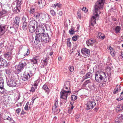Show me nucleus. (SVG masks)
<instances>
[{"instance_id": "nucleus-1", "label": "nucleus", "mask_w": 123, "mask_h": 123, "mask_svg": "<svg viewBox=\"0 0 123 123\" xmlns=\"http://www.w3.org/2000/svg\"><path fill=\"white\" fill-rule=\"evenodd\" d=\"M105 2V0H98L96 3L93 16L90 22L91 25L92 26H94V25L96 23V19H98L99 18L98 14L101 13L100 9L103 8V5Z\"/></svg>"}, {"instance_id": "nucleus-2", "label": "nucleus", "mask_w": 123, "mask_h": 123, "mask_svg": "<svg viewBox=\"0 0 123 123\" xmlns=\"http://www.w3.org/2000/svg\"><path fill=\"white\" fill-rule=\"evenodd\" d=\"M95 79L96 81L102 84L107 80V76L105 73L102 72H97L95 74Z\"/></svg>"}, {"instance_id": "nucleus-3", "label": "nucleus", "mask_w": 123, "mask_h": 123, "mask_svg": "<svg viewBox=\"0 0 123 123\" xmlns=\"http://www.w3.org/2000/svg\"><path fill=\"white\" fill-rule=\"evenodd\" d=\"M28 62L26 60H23L19 63L17 68L16 67V71L17 74L19 73L23 70L24 67L27 65Z\"/></svg>"}, {"instance_id": "nucleus-4", "label": "nucleus", "mask_w": 123, "mask_h": 123, "mask_svg": "<svg viewBox=\"0 0 123 123\" xmlns=\"http://www.w3.org/2000/svg\"><path fill=\"white\" fill-rule=\"evenodd\" d=\"M37 22L35 20H32L29 22L28 27L29 31L30 32L33 33L34 32L35 26H37Z\"/></svg>"}, {"instance_id": "nucleus-5", "label": "nucleus", "mask_w": 123, "mask_h": 123, "mask_svg": "<svg viewBox=\"0 0 123 123\" xmlns=\"http://www.w3.org/2000/svg\"><path fill=\"white\" fill-rule=\"evenodd\" d=\"M71 93V91H65L64 89H62L60 92V98L62 99L66 100L68 96Z\"/></svg>"}, {"instance_id": "nucleus-6", "label": "nucleus", "mask_w": 123, "mask_h": 123, "mask_svg": "<svg viewBox=\"0 0 123 123\" xmlns=\"http://www.w3.org/2000/svg\"><path fill=\"white\" fill-rule=\"evenodd\" d=\"M87 105L86 109L89 110L92 109L96 105V103L94 100L91 99L88 102Z\"/></svg>"}, {"instance_id": "nucleus-7", "label": "nucleus", "mask_w": 123, "mask_h": 123, "mask_svg": "<svg viewBox=\"0 0 123 123\" xmlns=\"http://www.w3.org/2000/svg\"><path fill=\"white\" fill-rule=\"evenodd\" d=\"M13 22L12 24L13 27L18 28L19 26L20 22V18L19 17L16 16L13 18Z\"/></svg>"}, {"instance_id": "nucleus-8", "label": "nucleus", "mask_w": 123, "mask_h": 123, "mask_svg": "<svg viewBox=\"0 0 123 123\" xmlns=\"http://www.w3.org/2000/svg\"><path fill=\"white\" fill-rule=\"evenodd\" d=\"M7 85L10 87H14L16 86L17 83L13 79L11 78L6 81Z\"/></svg>"}, {"instance_id": "nucleus-9", "label": "nucleus", "mask_w": 123, "mask_h": 123, "mask_svg": "<svg viewBox=\"0 0 123 123\" xmlns=\"http://www.w3.org/2000/svg\"><path fill=\"white\" fill-rule=\"evenodd\" d=\"M44 27L43 28L40 27L39 28L37 27L35 29L34 32L36 34H39L43 36V34H45L44 33Z\"/></svg>"}, {"instance_id": "nucleus-10", "label": "nucleus", "mask_w": 123, "mask_h": 123, "mask_svg": "<svg viewBox=\"0 0 123 123\" xmlns=\"http://www.w3.org/2000/svg\"><path fill=\"white\" fill-rule=\"evenodd\" d=\"M7 64V62L5 60L0 56V68H2L6 67Z\"/></svg>"}, {"instance_id": "nucleus-11", "label": "nucleus", "mask_w": 123, "mask_h": 123, "mask_svg": "<svg viewBox=\"0 0 123 123\" xmlns=\"http://www.w3.org/2000/svg\"><path fill=\"white\" fill-rule=\"evenodd\" d=\"M43 36L39 34H36L35 37V41H34L36 44H37L40 42H43Z\"/></svg>"}, {"instance_id": "nucleus-12", "label": "nucleus", "mask_w": 123, "mask_h": 123, "mask_svg": "<svg viewBox=\"0 0 123 123\" xmlns=\"http://www.w3.org/2000/svg\"><path fill=\"white\" fill-rule=\"evenodd\" d=\"M25 16L22 18V28L24 31L26 30L28 28V25Z\"/></svg>"}, {"instance_id": "nucleus-13", "label": "nucleus", "mask_w": 123, "mask_h": 123, "mask_svg": "<svg viewBox=\"0 0 123 123\" xmlns=\"http://www.w3.org/2000/svg\"><path fill=\"white\" fill-rule=\"evenodd\" d=\"M43 42H44L45 43L49 42L50 41V39L49 37V36L47 34L46 35L43 34Z\"/></svg>"}, {"instance_id": "nucleus-14", "label": "nucleus", "mask_w": 123, "mask_h": 123, "mask_svg": "<svg viewBox=\"0 0 123 123\" xmlns=\"http://www.w3.org/2000/svg\"><path fill=\"white\" fill-rule=\"evenodd\" d=\"M96 42V41L94 39H91L87 40L86 41V43L88 46H92Z\"/></svg>"}, {"instance_id": "nucleus-15", "label": "nucleus", "mask_w": 123, "mask_h": 123, "mask_svg": "<svg viewBox=\"0 0 123 123\" xmlns=\"http://www.w3.org/2000/svg\"><path fill=\"white\" fill-rule=\"evenodd\" d=\"M82 53L88 56L90 55L89 50L86 48H83L81 50Z\"/></svg>"}, {"instance_id": "nucleus-16", "label": "nucleus", "mask_w": 123, "mask_h": 123, "mask_svg": "<svg viewBox=\"0 0 123 123\" xmlns=\"http://www.w3.org/2000/svg\"><path fill=\"white\" fill-rule=\"evenodd\" d=\"M39 56H36L31 60V63L34 64L37 63L38 61H39Z\"/></svg>"}, {"instance_id": "nucleus-17", "label": "nucleus", "mask_w": 123, "mask_h": 123, "mask_svg": "<svg viewBox=\"0 0 123 123\" xmlns=\"http://www.w3.org/2000/svg\"><path fill=\"white\" fill-rule=\"evenodd\" d=\"M45 2L44 0H40L38 2V6L40 8H42L45 5Z\"/></svg>"}, {"instance_id": "nucleus-18", "label": "nucleus", "mask_w": 123, "mask_h": 123, "mask_svg": "<svg viewBox=\"0 0 123 123\" xmlns=\"http://www.w3.org/2000/svg\"><path fill=\"white\" fill-rule=\"evenodd\" d=\"M55 103L53 107L52 108L53 112L54 113H55V112L56 110H55V109H56V108L58 107L57 99L56 98L55 99Z\"/></svg>"}, {"instance_id": "nucleus-19", "label": "nucleus", "mask_w": 123, "mask_h": 123, "mask_svg": "<svg viewBox=\"0 0 123 123\" xmlns=\"http://www.w3.org/2000/svg\"><path fill=\"white\" fill-rule=\"evenodd\" d=\"M70 87V84L69 81H66L64 84V88L66 89H69Z\"/></svg>"}, {"instance_id": "nucleus-20", "label": "nucleus", "mask_w": 123, "mask_h": 123, "mask_svg": "<svg viewBox=\"0 0 123 123\" xmlns=\"http://www.w3.org/2000/svg\"><path fill=\"white\" fill-rule=\"evenodd\" d=\"M92 76V74L91 72H88L86 75L83 77L82 78L84 80L89 78H90Z\"/></svg>"}, {"instance_id": "nucleus-21", "label": "nucleus", "mask_w": 123, "mask_h": 123, "mask_svg": "<svg viewBox=\"0 0 123 123\" xmlns=\"http://www.w3.org/2000/svg\"><path fill=\"white\" fill-rule=\"evenodd\" d=\"M123 110V104H119L118 105L116 108L117 112H120Z\"/></svg>"}, {"instance_id": "nucleus-22", "label": "nucleus", "mask_w": 123, "mask_h": 123, "mask_svg": "<svg viewBox=\"0 0 123 123\" xmlns=\"http://www.w3.org/2000/svg\"><path fill=\"white\" fill-rule=\"evenodd\" d=\"M4 57L6 58L8 60H10L12 58L11 54L10 52H7L5 54Z\"/></svg>"}, {"instance_id": "nucleus-23", "label": "nucleus", "mask_w": 123, "mask_h": 123, "mask_svg": "<svg viewBox=\"0 0 123 123\" xmlns=\"http://www.w3.org/2000/svg\"><path fill=\"white\" fill-rule=\"evenodd\" d=\"M21 6L16 5V6L14 9V12H16V13H18L19 12H20V10L21 9Z\"/></svg>"}, {"instance_id": "nucleus-24", "label": "nucleus", "mask_w": 123, "mask_h": 123, "mask_svg": "<svg viewBox=\"0 0 123 123\" xmlns=\"http://www.w3.org/2000/svg\"><path fill=\"white\" fill-rule=\"evenodd\" d=\"M6 92V90L4 88V86H0V93L5 94Z\"/></svg>"}, {"instance_id": "nucleus-25", "label": "nucleus", "mask_w": 123, "mask_h": 123, "mask_svg": "<svg viewBox=\"0 0 123 123\" xmlns=\"http://www.w3.org/2000/svg\"><path fill=\"white\" fill-rule=\"evenodd\" d=\"M31 77L29 73H26L25 74L23 78V80L24 81L28 80Z\"/></svg>"}, {"instance_id": "nucleus-26", "label": "nucleus", "mask_w": 123, "mask_h": 123, "mask_svg": "<svg viewBox=\"0 0 123 123\" xmlns=\"http://www.w3.org/2000/svg\"><path fill=\"white\" fill-rule=\"evenodd\" d=\"M105 37V36L101 32H99L98 34V39L103 40Z\"/></svg>"}, {"instance_id": "nucleus-27", "label": "nucleus", "mask_w": 123, "mask_h": 123, "mask_svg": "<svg viewBox=\"0 0 123 123\" xmlns=\"http://www.w3.org/2000/svg\"><path fill=\"white\" fill-rule=\"evenodd\" d=\"M36 10V6H32L31 7L30 10V12L31 14H33L36 12L35 11Z\"/></svg>"}, {"instance_id": "nucleus-28", "label": "nucleus", "mask_w": 123, "mask_h": 123, "mask_svg": "<svg viewBox=\"0 0 123 123\" xmlns=\"http://www.w3.org/2000/svg\"><path fill=\"white\" fill-rule=\"evenodd\" d=\"M42 88L45 90L46 92H47V93H49V90L46 85L45 84L43 86Z\"/></svg>"}, {"instance_id": "nucleus-29", "label": "nucleus", "mask_w": 123, "mask_h": 123, "mask_svg": "<svg viewBox=\"0 0 123 123\" xmlns=\"http://www.w3.org/2000/svg\"><path fill=\"white\" fill-rule=\"evenodd\" d=\"M121 30V27L120 26H117L115 28V31L117 33H120Z\"/></svg>"}, {"instance_id": "nucleus-30", "label": "nucleus", "mask_w": 123, "mask_h": 123, "mask_svg": "<svg viewBox=\"0 0 123 123\" xmlns=\"http://www.w3.org/2000/svg\"><path fill=\"white\" fill-rule=\"evenodd\" d=\"M40 13L38 12H35L34 14V16L36 19H39L40 17Z\"/></svg>"}, {"instance_id": "nucleus-31", "label": "nucleus", "mask_w": 123, "mask_h": 123, "mask_svg": "<svg viewBox=\"0 0 123 123\" xmlns=\"http://www.w3.org/2000/svg\"><path fill=\"white\" fill-rule=\"evenodd\" d=\"M7 12L5 10L2 9L0 11V18L2 17V16L6 14Z\"/></svg>"}, {"instance_id": "nucleus-32", "label": "nucleus", "mask_w": 123, "mask_h": 123, "mask_svg": "<svg viewBox=\"0 0 123 123\" xmlns=\"http://www.w3.org/2000/svg\"><path fill=\"white\" fill-rule=\"evenodd\" d=\"M122 120V119L120 118V117L118 115V117L116 120L115 123H121Z\"/></svg>"}, {"instance_id": "nucleus-33", "label": "nucleus", "mask_w": 123, "mask_h": 123, "mask_svg": "<svg viewBox=\"0 0 123 123\" xmlns=\"http://www.w3.org/2000/svg\"><path fill=\"white\" fill-rule=\"evenodd\" d=\"M48 59L47 58L45 59L42 60L41 61V62L43 64V66H46L48 64Z\"/></svg>"}, {"instance_id": "nucleus-34", "label": "nucleus", "mask_w": 123, "mask_h": 123, "mask_svg": "<svg viewBox=\"0 0 123 123\" xmlns=\"http://www.w3.org/2000/svg\"><path fill=\"white\" fill-rule=\"evenodd\" d=\"M106 70L107 71H108V72H107V74L108 76L110 77L111 75V68L110 67H108L107 68Z\"/></svg>"}, {"instance_id": "nucleus-35", "label": "nucleus", "mask_w": 123, "mask_h": 123, "mask_svg": "<svg viewBox=\"0 0 123 123\" xmlns=\"http://www.w3.org/2000/svg\"><path fill=\"white\" fill-rule=\"evenodd\" d=\"M46 14L43 13H40V17L42 19H44L46 18Z\"/></svg>"}, {"instance_id": "nucleus-36", "label": "nucleus", "mask_w": 123, "mask_h": 123, "mask_svg": "<svg viewBox=\"0 0 123 123\" xmlns=\"http://www.w3.org/2000/svg\"><path fill=\"white\" fill-rule=\"evenodd\" d=\"M23 0H16L17 5L21 6L22 2Z\"/></svg>"}, {"instance_id": "nucleus-37", "label": "nucleus", "mask_w": 123, "mask_h": 123, "mask_svg": "<svg viewBox=\"0 0 123 123\" xmlns=\"http://www.w3.org/2000/svg\"><path fill=\"white\" fill-rule=\"evenodd\" d=\"M70 39L69 38L68 39L67 41V46L69 47H70L71 45V43L70 41Z\"/></svg>"}, {"instance_id": "nucleus-38", "label": "nucleus", "mask_w": 123, "mask_h": 123, "mask_svg": "<svg viewBox=\"0 0 123 123\" xmlns=\"http://www.w3.org/2000/svg\"><path fill=\"white\" fill-rule=\"evenodd\" d=\"M4 81L2 77H0V86H3Z\"/></svg>"}, {"instance_id": "nucleus-39", "label": "nucleus", "mask_w": 123, "mask_h": 123, "mask_svg": "<svg viewBox=\"0 0 123 123\" xmlns=\"http://www.w3.org/2000/svg\"><path fill=\"white\" fill-rule=\"evenodd\" d=\"M90 82V81L89 80H86L83 84V86H84L87 87V85L88 84H89Z\"/></svg>"}, {"instance_id": "nucleus-40", "label": "nucleus", "mask_w": 123, "mask_h": 123, "mask_svg": "<svg viewBox=\"0 0 123 123\" xmlns=\"http://www.w3.org/2000/svg\"><path fill=\"white\" fill-rule=\"evenodd\" d=\"M71 98L73 100H75L77 99V97L74 95H72L71 96Z\"/></svg>"}, {"instance_id": "nucleus-41", "label": "nucleus", "mask_w": 123, "mask_h": 123, "mask_svg": "<svg viewBox=\"0 0 123 123\" xmlns=\"http://www.w3.org/2000/svg\"><path fill=\"white\" fill-rule=\"evenodd\" d=\"M75 31L73 29H71L69 31V32L70 34H73L74 33Z\"/></svg>"}, {"instance_id": "nucleus-42", "label": "nucleus", "mask_w": 123, "mask_h": 123, "mask_svg": "<svg viewBox=\"0 0 123 123\" xmlns=\"http://www.w3.org/2000/svg\"><path fill=\"white\" fill-rule=\"evenodd\" d=\"M69 71L71 72H73L74 70V68L72 66H70L69 67Z\"/></svg>"}, {"instance_id": "nucleus-43", "label": "nucleus", "mask_w": 123, "mask_h": 123, "mask_svg": "<svg viewBox=\"0 0 123 123\" xmlns=\"http://www.w3.org/2000/svg\"><path fill=\"white\" fill-rule=\"evenodd\" d=\"M114 52L115 51L114 49L110 51V53L111 55L113 56H114L115 55Z\"/></svg>"}, {"instance_id": "nucleus-44", "label": "nucleus", "mask_w": 123, "mask_h": 123, "mask_svg": "<svg viewBox=\"0 0 123 123\" xmlns=\"http://www.w3.org/2000/svg\"><path fill=\"white\" fill-rule=\"evenodd\" d=\"M72 39L74 41H76L77 39V37L76 36H73L72 37Z\"/></svg>"}, {"instance_id": "nucleus-45", "label": "nucleus", "mask_w": 123, "mask_h": 123, "mask_svg": "<svg viewBox=\"0 0 123 123\" xmlns=\"http://www.w3.org/2000/svg\"><path fill=\"white\" fill-rule=\"evenodd\" d=\"M28 102H27L26 104L25 107H24V109L26 111L28 110Z\"/></svg>"}, {"instance_id": "nucleus-46", "label": "nucleus", "mask_w": 123, "mask_h": 123, "mask_svg": "<svg viewBox=\"0 0 123 123\" xmlns=\"http://www.w3.org/2000/svg\"><path fill=\"white\" fill-rule=\"evenodd\" d=\"M38 83V80H37L36 81L34 82V86H35L37 87V86Z\"/></svg>"}, {"instance_id": "nucleus-47", "label": "nucleus", "mask_w": 123, "mask_h": 123, "mask_svg": "<svg viewBox=\"0 0 123 123\" xmlns=\"http://www.w3.org/2000/svg\"><path fill=\"white\" fill-rule=\"evenodd\" d=\"M51 14L53 16H54L55 14V12L53 10H51L50 11Z\"/></svg>"}, {"instance_id": "nucleus-48", "label": "nucleus", "mask_w": 123, "mask_h": 123, "mask_svg": "<svg viewBox=\"0 0 123 123\" xmlns=\"http://www.w3.org/2000/svg\"><path fill=\"white\" fill-rule=\"evenodd\" d=\"M57 6L58 7L60 8L62 7V5L60 3H56Z\"/></svg>"}, {"instance_id": "nucleus-49", "label": "nucleus", "mask_w": 123, "mask_h": 123, "mask_svg": "<svg viewBox=\"0 0 123 123\" xmlns=\"http://www.w3.org/2000/svg\"><path fill=\"white\" fill-rule=\"evenodd\" d=\"M121 86L119 85H117L116 87V89H118L119 91H120L121 90Z\"/></svg>"}, {"instance_id": "nucleus-50", "label": "nucleus", "mask_w": 123, "mask_h": 123, "mask_svg": "<svg viewBox=\"0 0 123 123\" xmlns=\"http://www.w3.org/2000/svg\"><path fill=\"white\" fill-rule=\"evenodd\" d=\"M21 111L20 108H18L16 110V113L18 114Z\"/></svg>"}, {"instance_id": "nucleus-51", "label": "nucleus", "mask_w": 123, "mask_h": 123, "mask_svg": "<svg viewBox=\"0 0 123 123\" xmlns=\"http://www.w3.org/2000/svg\"><path fill=\"white\" fill-rule=\"evenodd\" d=\"M30 53V50L29 49H27V51L26 53L24 55L25 56H27Z\"/></svg>"}, {"instance_id": "nucleus-52", "label": "nucleus", "mask_w": 123, "mask_h": 123, "mask_svg": "<svg viewBox=\"0 0 123 123\" xmlns=\"http://www.w3.org/2000/svg\"><path fill=\"white\" fill-rule=\"evenodd\" d=\"M120 91L118 90V89H116V88H115L114 91L113 93L114 94H115L118 92H119Z\"/></svg>"}, {"instance_id": "nucleus-53", "label": "nucleus", "mask_w": 123, "mask_h": 123, "mask_svg": "<svg viewBox=\"0 0 123 123\" xmlns=\"http://www.w3.org/2000/svg\"><path fill=\"white\" fill-rule=\"evenodd\" d=\"M27 73H29V75H30L31 77L32 76V71H29Z\"/></svg>"}, {"instance_id": "nucleus-54", "label": "nucleus", "mask_w": 123, "mask_h": 123, "mask_svg": "<svg viewBox=\"0 0 123 123\" xmlns=\"http://www.w3.org/2000/svg\"><path fill=\"white\" fill-rule=\"evenodd\" d=\"M82 10L83 11H84L85 12H86L87 11V10L86 9V7H83L82 9Z\"/></svg>"}, {"instance_id": "nucleus-55", "label": "nucleus", "mask_w": 123, "mask_h": 123, "mask_svg": "<svg viewBox=\"0 0 123 123\" xmlns=\"http://www.w3.org/2000/svg\"><path fill=\"white\" fill-rule=\"evenodd\" d=\"M35 90V89L33 87H32L31 89L30 90V91L31 92H34Z\"/></svg>"}, {"instance_id": "nucleus-56", "label": "nucleus", "mask_w": 123, "mask_h": 123, "mask_svg": "<svg viewBox=\"0 0 123 123\" xmlns=\"http://www.w3.org/2000/svg\"><path fill=\"white\" fill-rule=\"evenodd\" d=\"M4 45L2 43H0V48H1L3 47Z\"/></svg>"}, {"instance_id": "nucleus-57", "label": "nucleus", "mask_w": 123, "mask_h": 123, "mask_svg": "<svg viewBox=\"0 0 123 123\" xmlns=\"http://www.w3.org/2000/svg\"><path fill=\"white\" fill-rule=\"evenodd\" d=\"M57 6L56 3L55 4L52 6V7L54 8H55Z\"/></svg>"}, {"instance_id": "nucleus-58", "label": "nucleus", "mask_w": 123, "mask_h": 123, "mask_svg": "<svg viewBox=\"0 0 123 123\" xmlns=\"http://www.w3.org/2000/svg\"><path fill=\"white\" fill-rule=\"evenodd\" d=\"M70 107V110H71L72 111L73 109L74 108V106H73V105H72V104L71 106Z\"/></svg>"}, {"instance_id": "nucleus-59", "label": "nucleus", "mask_w": 123, "mask_h": 123, "mask_svg": "<svg viewBox=\"0 0 123 123\" xmlns=\"http://www.w3.org/2000/svg\"><path fill=\"white\" fill-rule=\"evenodd\" d=\"M59 15L60 16H62V11H60L58 13Z\"/></svg>"}, {"instance_id": "nucleus-60", "label": "nucleus", "mask_w": 123, "mask_h": 123, "mask_svg": "<svg viewBox=\"0 0 123 123\" xmlns=\"http://www.w3.org/2000/svg\"><path fill=\"white\" fill-rule=\"evenodd\" d=\"M2 71L1 70H0V76H1H1H2Z\"/></svg>"}, {"instance_id": "nucleus-61", "label": "nucleus", "mask_w": 123, "mask_h": 123, "mask_svg": "<svg viewBox=\"0 0 123 123\" xmlns=\"http://www.w3.org/2000/svg\"><path fill=\"white\" fill-rule=\"evenodd\" d=\"M72 110H70V109H69L68 110V113L69 114H70L72 112Z\"/></svg>"}, {"instance_id": "nucleus-62", "label": "nucleus", "mask_w": 123, "mask_h": 123, "mask_svg": "<svg viewBox=\"0 0 123 123\" xmlns=\"http://www.w3.org/2000/svg\"><path fill=\"white\" fill-rule=\"evenodd\" d=\"M36 99V98H32V102L33 104L34 101Z\"/></svg>"}, {"instance_id": "nucleus-63", "label": "nucleus", "mask_w": 123, "mask_h": 123, "mask_svg": "<svg viewBox=\"0 0 123 123\" xmlns=\"http://www.w3.org/2000/svg\"><path fill=\"white\" fill-rule=\"evenodd\" d=\"M109 49L111 51L113 49L111 46H110L109 48Z\"/></svg>"}, {"instance_id": "nucleus-64", "label": "nucleus", "mask_w": 123, "mask_h": 123, "mask_svg": "<svg viewBox=\"0 0 123 123\" xmlns=\"http://www.w3.org/2000/svg\"><path fill=\"white\" fill-rule=\"evenodd\" d=\"M80 117V116L79 115H77L75 116V117L77 118L78 119Z\"/></svg>"}]
</instances>
